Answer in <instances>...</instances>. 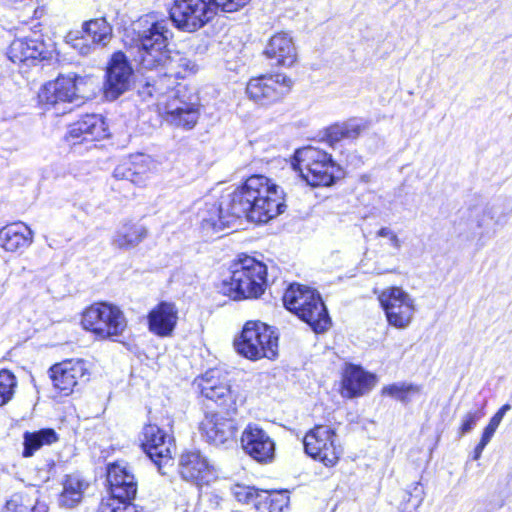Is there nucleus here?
Returning <instances> with one entry per match:
<instances>
[{
	"instance_id": "obj_18",
	"label": "nucleus",
	"mask_w": 512,
	"mask_h": 512,
	"mask_svg": "<svg viewBox=\"0 0 512 512\" xmlns=\"http://www.w3.org/2000/svg\"><path fill=\"white\" fill-rule=\"evenodd\" d=\"M107 481L112 496L106 502L114 505L125 504L133 500L137 493V482L127 465L114 463L108 466Z\"/></svg>"
},
{
	"instance_id": "obj_32",
	"label": "nucleus",
	"mask_w": 512,
	"mask_h": 512,
	"mask_svg": "<svg viewBox=\"0 0 512 512\" xmlns=\"http://www.w3.org/2000/svg\"><path fill=\"white\" fill-rule=\"evenodd\" d=\"M24 457H31L43 445H50L58 440L53 429H42L36 432L24 433Z\"/></svg>"
},
{
	"instance_id": "obj_5",
	"label": "nucleus",
	"mask_w": 512,
	"mask_h": 512,
	"mask_svg": "<svg viewBox=\"0 0 512 512\" xmlns=\"http://www.w3.org/2000/svg\"><path fill=\"white\" fill-rule=\"evenodd\" d=\"M283 304L316 333L326 331L331 324L320 295L310 287L291 284L283 295Z\"/></svg>"
},
{
	"instance_id": "obj_35",
	"label": "nucleus",
	"mask_w": 512,
	"mask_h": 512,
	"mask_svg": "<svg viewBox=\"0 0 512 512\" xmlns=\"http://www.w3.org/2000/svg\"><path fill=\"white\" fill-rule=\"evenodd\" d=\"M419 393L418 385L405 382L393 383L382 388V395L392 397L405 404L410 402L411 396Z\"/></svg>"
},
{
	"instance_id": "obj_13",
	"label": "nucleus",
	"mask_w": 512,
	"mask_h": 512,
	"mask_svg": "<svg viewBox=\"0 0 512 512\" xmlns=\"http://www.w3.org/2000/svg\"><path fill=\"white\" fill-rule=\"evenodd\" d=\"M83 83L84 78L76 74L59 76L41 87L38 93L39 102L46 107H55L61 103H72L80 97Z\"/></svg>"
},
{
	"instance_id": "obj_39",
	"label": "nucleus",
	"mask_w": 512,
	"mask_h": 512,
	"mask_svg": "<svg viewBox=\"0 0 512 512\" xmlns=\"http://www.w3.org/2000/svg\"><path fill=\"white\" fill-rule=\"evenodd\" d=\"M17 387L15 375L6 369L0 371V406L7 404L14 396Z\"/></svg>"
},
{
	"instance_id": "obj_28",
	"label": "nucleus",
	"mask_w": 512,
	"mask_h": 512,
	"mask_svg": "<svg viewBox=\"0 0 512 512\" xmlns=\"http://www.w3.org/2000/svg\"><path fill=\"white\" fill-rule=\"evenodd\" d=\"M33 231L24 223L16 222L0 229V246L8 252H17L33 242Z\"/></svg>"
},
{
	"instance_id": "obj_37",
	"label": "nucleus",
	"mask_w": 512,
	"mask_h": 512,
	"mask_svg": "<svg viewBox=\"0 0 512 512\" xmlns=\"http://www.w3.org/2000/svg\"><path fill=\"white\" fill-rule=\"evenodd\" d=\"M498 207L496 205H487L476 210L475 221L478 228L488 226L490 221L496 225L502 224L506 221L508 214L498 215Z\"/></svg>"
},
{
	"instance_id": "obj_14",
	"label": "nucleus",
	"mask_w": 512,
	"mask_h": 512,
	"mask_svg": "<svg viewBox=\"0 0 512 512\" xmlns=\"http://www.w3.org/2000/svg\"><path fill=\"white\" fill-rule=\"evenodd\" d=\"M142 447L149 458L158 466L162 474L164 468L172 463L173 439L157 425L148 424L143 428Z\"/></svg>"
},
{
	"instance_id": "obj_8",
	"label": "nucleus",
	"mask_w": 512,
	"mask_h": 512,
	"mask_svg": "<svg viewBox=\"0 0 512 512\" xmlns=\"http://www.w3.org/2000/svg\"><path fill=\"white\" fill-rule=\"evenodd\" d=\"M81 324L99 339H113L123 335L127 328V319L118 306L98 302L84 310Z\"/></svg>"
},
{
	"instance_id": "obj_22",
	"label": "nucleus",
	"mask_w": 512,
	"mask_h": 512,
	"mask_svg": "<svg viewBox=\"0 0 512 512\" xmlns=\"http://www.w3.org/2000/svg\"><path fill=\"white\" fill-rule=\"evenodd\" d=\"M50 372L53 386L63 395H69L78 381L86 376L87 367L84 360H67L54 365Z\"/></svg>"
},
{
	"instance_id": "obj_11",
	"label": "nucleus",
	"mask_w": 512,
	"mask_h": 512,
	"mask_svg": "<svg viewBox=\"0 0 512 512\" xmlns=\"http://www.w3.org/2000/svg\"><path fill=\"white\" fill-rule=\"evenodd\" d=\"M378 300L384 310L388 324L404 330L410 326L416 313L415 299L401 287H387Z\"/></svg>"
},
{
	"instance_id": "obj_49",
	"label": "nucleus",
	"mask_w": 512,
	"mask_h": 512,
	"mask_svg": "<svg viewBox=\"0 0 512 512\" xmlns=\"http://www.w3.org/2000/svg\"><path fill=\"white\" fill-rule=\"evenodd\" d=\"M31 512H48V506L45 502L36 501L35 504L31 507Z\"/></svg>"
},
{
	"instance_id": "obj_19",
	"label": "nucleus",
	"mask_w": 512,
	"mask_h": 512,
	"mask_svg": "<svg viewBox=\"0 0 512 512\" xmlns=\"http://www.w3.org/2000/svg\"><path fill=\"white\" fill-rule=\"evenodd\" d=\"M224 416L218 412L206 413L200 424V430L206 440L214 445H222L235 438L238 423L233 414Z\"/></svg>"
},
{
	"instance_id": "obj_31",
	"label": "nucleus",
	"mask_w": 512,
	"mask_h": 512,
	"mask_svg": "<svg viewBox=\"0 0 512 512\" xmlns=\"http://www.w3.org/2000/svg\"><path fill=\"white\" fill-rule=\"evenodd\" d=\"M367 129V123L362 119L352 118L342 123H336L327 129L326 137L330 145L344 140L357 139Z\"/></svg>"
},
{
	"instance_id": "obj_17",
	"label": "nucleus",
	"mask_w": 512,
	"mask_h": 512,
	"mask_svg": "<svg viewBox=\"0 0 512 512\" xmlns=\"http://www.w3.org/2000/svg\"><path fill=\"white\" fill-rule=\"evenodd\" d=\"M179 473L184 480L197 486L209 485L217 477L214 465L198 450L187 451L181 455Z\"/></svg>"
},
{
	"instance_id": "obj_36",
	"label": "nucleus",
	"mask_w": 512,
	"mask_h": 512,
	"mask_svg": "<svg viewBox=\"0 0 512 512\" xmlns=\"http://www.w3.org/2000/svg\"><path fill=\"white\" fill-rule=\"evenodd\" d=\"M257 506L262 505L269 512H282L288 505L289 497L284 492L260 490Z\"/></svg>"
},
{
	"instance_id": "obj_43",
	"label": "nucleus",
	"mask_w": 512,
	"mask_h": 512,
	"mask_svg": "<svg viewBox=\"0 0 512 512\" xmlns=\"http://www.w3.org/2000/svg\"><path fill=\"white\" fill-rule=\"evenodd\" d=\"M483 413L480 410L477 411H469L463 417L462 424L460 427V435L463 436L466 433H469L476 423L481 419Z\"/></svg>"
},
{
	"instance_id": "obj_1",
	"label": "nucleus",
	"mask_w": 512,
	"mask_h": 512,
	"mask_svg": "<svg viewBox=\"0 0 512 512\" xmlns=\"http://www.w3.org/2000/svg\"><path fill=\"white\" fill-rule=\"evenodd\" d=\"M134 31L137 55L135 60L146 71H158L157 79L152 87L156 94H164V90L174 87L178 79L194 75L198 67L185 55L167 50L170 31L165 21H149L147 17L135 23Z\"/></svg>"
},
{
	"instance_id": "obj_2",
	"label": "nucleus",
	"mask_w": 512,
	"mask_h": 512,
	"mask_svg": "<svg viewBox=\"0 0 512 512\" xmlns=\"http://www.w3.org/2000/svg\"><path fill=\"white\" fill-rule=\"evenodd\" d=\"M232 214L250 222L267 223L284 212V191L264 175H253L232 193Z\"/></svg>"
},
{
	"instance_id": "obj_33",
	"label": "nucleus",
	"mask_w": 512,
	"mask_h": 512,
	"mask_svg": "<svg viewBox=\"0 0 512 512\" xmlns=\"http://www.w3.org/2000/svg\"><path fill=\"white\" fill-rule=\"evenodd\" d=\"M83 31L95 44L107 45L112 38V27L105 18L92 19L83 24Z\"/></svg>"
},
{
	"instance_id": "obj_9",
	"label": "nucleus",
	"mask_w": 512,
	"mask_h": 512,
	"mask_svg": "<svg viewBox=\"0 0 512 512\" xmlns=\"http://www.w3.org/2000/svg\"><path fill=\"white\" fill-rule=\"evenodd\" d=\"M163 101L159 102V107L163 110L165 120L177 127L186 129L193 128L199 118L198 98L189 93L185 87H173L164 90Z\"/></svg>"
},
{
	"instance_id": "obj_20",
	"label": "nucleus",
	"mask_w": 512,
	"mask_h": 512,
	"mask_svg": "<svg viewBox=\"0 0 512 512\" xmlns=\"http://www.w3.org/2000/svg\"><path fill=\"white\" fill-rule=\"evenodd\" d=\"M108 137V127L100 115H86L73 123L67 133L66 139L70 145L75 146L84 142H93Z\"/></svg>"
},
{
	"instance_id": "obj_10",
	"label": "nucleus",
	"mask_w": 512,
	"mask_h": 512,
	"mask_svg": "<svg viewBox=\"0 0 512 512\" xmlns=\"http://www.w3.org/2000/svg\"><path fill=\"white\" fill-rule=\"evenodd\" d=\"M293 82L285 74H265L251 78L245 93L250 101L260 107H270L281 102L291 91Z\"/></svg>"
},
{
	"instance_id": "obj_45",
	"label": "nucleus",
	"mask_w": 512,
	"mask_h": 512,
	"mask_svg": "<svg viewBox=\"0 0 512 512\" xmlns=\"http://www.w3.org/2000/svg\"><path fill=\"white\" fill-rule=\"evenodd\" d=\"M73 47L75 49L79 50V53L82 55H87L90 53L91 46L88 44H85L83 39H76L75 43L73 44Z\"/></svg>"
},
{
	"instance_id": "obj_16",
	"label": "nucleus",
	"mask_w": 512,
	"mask_h": 512,
	"mask_svg": "<svg viewBox=\"0 0 512 512\" xmlns=\"http://www.w3.org/2000/svg\"><path fill=\"white\" fill-rule=\"evenodd\" d=\"M133 69L122 52L113 54L106 72L104 96L109 101L116 100L125 93L131 84Z\"/></svg>"
},
{
	"instance_id": "obj_44",
	"label": "nucleus",
	"mask_w": 512,
	"mask_h": 512,
	"mask_svg": "<svg viewBox=\"0 0 512 512\" xmlns=\"http://www.w3.org/2000/svg\"><path fill=\"white\" fill-rule=\"evenodd\" d=\"M376 236L386 239L390 247H392L394 250L399 251L401 249L402 242L399 239L397 233L390 227L380 228L377 231Z\"/></svg>"
},
{
	"instance_id": "obj_24",
	"label": "nucleus",
	"mask_w": 512,
	"mask_h": 512,
	"mask_svg": "<svg viewBox=\"0 0 512 512\" xmlns=\"http://www.w3.org/2000/svg\"><path fill=\"white\" fill-rule=\"evenodd\" d=\"M230 200V194L223 196L219 204L205 203L204 207L198 212L202 229L207 232L208 228L215 231L229 227L236 219L241 216L232 214V206L228 204Z\"/></svg>"
},
{
	"instance_id": "obj_23",
	"label": "nucleus",
	"mask_w": 512,
	"mask_h": 512,
	"mask_svg": "<svg viewBox=\"0 0 512 512\" xmlns=\"http://www.w3.org/2000/svg\"><path fill=\"white\" fill-rule=\"evenodd\" d=\"M263 55L282 67H292L298 59L293 37L286 32H278L271 36L263 50Z\"/></svg>"
},
{
	"instance_id": "obj_34",
	"label": "nucleus",
	"mask_w": 512,
	"mask_h": 512,
	"mask_svg": "<svg viewBox=\"0 0 512 512\" xmlns=\"http://www.w3.org/2000/svg\"><path fill=\"white\" fill-rule=\"evenodd\" d=\"M205 398L214 401L219 406L226 408L228 414H236V397L231 390L229 381L219 384L212 392H202Z\"/></svg>"
},
{
	"instance_id": "obj_26",
	"label": "nucleus",
	"mask_w": 512,
	"mask_h": 512,
	"mask_svg": "<svg viewBox=\"0 0 512 512\" xmlns=\"http://www.w3.org/2000/svg\"><path fill=\"white\" fill-rule=\"evenodd\" d=\"M342 384L344 397H359L375 386L376 376L364 371L361 367L350 365L345 370Z\"/></svg>"
},
{
	"instance_id": "obj_48",
	"label": "nucleus",
	"mask_w": 512,
	"mask_h": 512,
	"mask_svg": "<svg viewBox=\"0 0 512 512\" xmlns=\"http://www.w3.org/2000/svg\"><path fill=\"white\" fill-rule=\"evenodd\" d=\"M414 492H415V495L413 497L414 506L418 507L421 504L422 500H423L422 491H421V489L419 487V483L415 484Z\"/></svg>"
},
{
	"instance_id": "obj_42",
	"label": "nucleus",
	"mask_w": 512,
	"mask_h": 512,
	"mask_svg": "<svg viewBox=\"0 0 512 512\" xmlns=\"http://www.w3.org/2000/svg\"><path fill=\"white\" fill-rule=\"evenodd\" d=\"M31 503L22 494H14L6 502L4 512H27L30 509Z\"/></svg>"
},
{
	"instance_id": "obj_29",
	"label": "nucleus",
	"mask_w": 512,
	"mask_h": 512,
	"mask_svg": "<svg viewBox=\"0 0 512 512\" xmlns=\"http://www.w3.org/2000/svg\"><path fill=\"white\" fill-rule=\"evenodd\" d=\"M89 483L77 474L66 475L62 481V490L58 496V505L71 509L80 504Z\"/></svg>"
},
{
	"instance_id": "obj_12",
	"label": "nucleus",
	"mask_w": 512,
	"mask_h": 512,
	"mask_svg": "<svg viewBox=\"0 0 512 512\" xmlns=\"http://www.w3.org/2000/svg\"><path fill=\"white\" fill-rule=\"evenodd\" d=\"M303 445L307 455L326 467L335 466L343 453L335 430L326 425H317L307 432Z\"/></svg>"
},
{
	"instance_id": "obj_4",
	"label": "nucleus",
	"mask_w": 512,
	"mask_h": 512,
	"mask_svg": "<svg viewBox=\"0 0 512 512\" xmlns=\"http://www.w3.org/2000/svg\"><path fill=\"white\" fill-rule=\"evenodd\" d=\"M266 266L250 256L239 257L231 265L229 281L223 282L224 293L231 298H257L263 294L266 286Z\"/></svg>"
},
{
	"instance_id": "obj_15",
	"label": "nucleus",
	"mask_w": 512,
	"mask_h": 512,
	"mask_svg": "<svg viewBox=\"0 0 512 512\" xmlns=\"http://www.w3.org/2000/svg\"><path fill=\"white\" fill-rule=\"evenodd\" d=\"M243 451L259 463H270L275 457V442L259 425L248 424L240 438Z\"/></svg>"
},
{
	"instance_id": "obj_25",
	"label": "nucleus",
	"mask_w": 512,
	"mask_h": 512,
	"mask_svg": "<svg viewBox=\"0 0 512 512\" xmlns=\"http://www.w3.org/2000/svg\"><path fill=\"white\" fill-rule=\"evenodd\" d=\"M148 329L159 337H170L177 325L178 309L174 303L160 302L148 314Z\"/></svg>"
},
{
	"instance_id": "obj_7",
	"label": "nucleus",
	"mask_w": 512,
	"mask_h": 512,
	"mask_svg": "<svg viewBox=\"0 0 512 512\" xmlns=\"http://www.w3.org/2000/svg\"><path fill=\"white\" fill-rule=\"evenodd\" d=\"M293 169L311 186H329L338 170L330 154L312 146L296 150Z\"/></svg>"
},
{
	"instance_id": "obj_30",
	"label": "nucleus",
	"mask_w": 512,
	"mask_h": 512,
	"mask_svg": "<svg viewBox=\"0 0 512 512\" xmlns=\"http://www.w3.org/2000/svg\"><path fill=\"white\" fill-rule=\"evenodd\" d=\"M45 45L39 39L18 38L9 46L8 57L13 63L36 60L43 57Z\"/></svg>"
},
{
	"instance_id": "obj_6",
	"label": "nucleus",
	"mask_w": 512,
	"mask_h": 512,
	"mask_svg": "<svg viewBox=\"0 0 512 512\" xmlns=\"http://www.w3.org/2000/svg\"><path fill=\"white\" fill-rule=\"evenodd\" d=\"M234 347L249 360L274 359L278 355V334L261 321H248L234 340Z\"/></svg>"
},
{
	"instance_id": "obj_46",
	"label": "nucleus",
	"mask_w": 512,
	"mask_h": 512,
	"mask_svg": "<svg viewBox=\"0 0 512 512\" xmlns=\"http://www.w3.org/2000/svg\"><path fill=\"white\" fill-rule=\"evenodd\" d=\"M119 510L120 505H114L113 503L102 501L98 512H119Z\"/></svg>"
},
{
	"instance_id": "obj_21",
	"label": "nucleus",
	"mask_w": 512,
	"mask_h": 512,
	"mask_svg": "<svg viewBox=\"0 0 512 512\" xmlns=\"http://www.w3.org/2000/svg\"><path fill=\"white\" fill-rule=\"evenodd\" d=\"M155 168L156 164L150 156L137 154L117 165L113 176L118 180H128L135 185L144 186Z\"/></svg>"
},
{
	"instance_id": "obj_27",
	"label": "nucleus",
	"mask_w": 512,
	"mask_h": 512,
	"mask_svg": "<svg viewBox=\"0 0 512 512\" xmlns=\"http://www.w3.org/2000/svg\"><path fill=\"white\" fill-rule=\"evenodd\" d=\"M146 227L138 221L120 222L111 239L114 248L128 251L136 248L146 237Z\"/></svg>"
},
{
	"instance_id": "obj_38",
	"label": "nucleus",
	"mask_w": 512,
	"mask_h": 512,
	"mask_svg": "<svg viewBox=\"0 0 512 512\" xmlns=\"http://www.w3.org/2000/svg\"><path fill=\"white\" fill-rule=\"evenodd\" d=\"M227 376L222 370L215 368L206 371L200 378L196 379V384L200 389V392H212L216 386L227 382Z\"/></svg>"
},
{
	"instance_id": "obj_3",
	"label": "nucleus",
	"mask_w": 512,
	"mask_h": 512,
	"mask_svg": "<svg viewBox=\"0 0 512 512\" xmlns=\"http://www.w3.org/2000/svg\"><path fill=\"white\" fill-rule=\"evenodd\" d=\"M250 0H175L169 10L175 26L194 32L211 21L219 10L232 13L245 7Z\"/></svg>"
},
{
	"instance_id": "obj_41",
	"label": "nucleus",
	"mask_w": 512,
	"mask_h": 512,
	"mask_svg": "<svg viewBox=\"0 0 512 512\" xmlns=\"http://www.w3.org/2000/svg\"><path fill=\"white\" fill-rule=\"evenodd\" d=\"M511 409L510 404L503 405L490 419L489 424L485 427L482 437L491 440L498 426L500 425L504 415Z\"/></svg>"
},
{
	"instance_id": "obj_47",
	"label": "nucleus",
	"mask_w": 512,
	"mask_h": 512,
	"mask_svg": "<svg viewBox=\"0 0 512 512\" xmlns=\"http://www.w3.org/2000/svg\"><path fill=\"white\" fill-rule=\"evenodd\" d=\"M489 442V440L485 439L484 437H481L480 442L478 443L474 450V460H478L480 458L484 448Z\"/></svg>"
},
{
	"instance_id": "obj_40",
	"label": "nucleus",
	"mask_w": 512,
	"mask_h": 512,
	"mask_svg": "<svg viewBox=\"0 0 512 512\" xmlns=\"http://www.w3.org/2000/svg\"><path fill=\"white\" fill-rule=\"evenodd\" d=\"M231 492L237 501L245 504L252 503L257 506L260 491L254 487L235 484L232 486Z\"/></svg>"
}]
</instances>
